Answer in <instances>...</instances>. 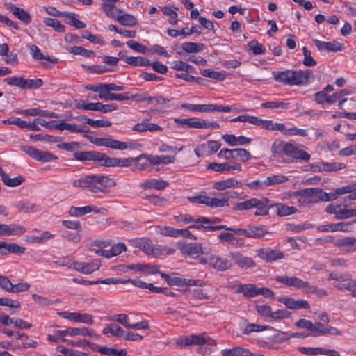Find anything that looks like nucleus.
<instances>
[{"instance_id":"45","label":"nucleus","mask_w":356,"mask_h":356,"mask_svg":"<svg viewBox=\"0 0 356 356\" xmlns=\"http://www.w3.org/2000/svg\"><path fill=\"white\" fill-rule=\"evenodd\" d=\"M201 74L205 77H209L217 81H223L227 76L225 71L216 72L211 69H204L201 72Z\"/></svg>"},{"instance_id":"29","label":"nucleus","mask_w":356,"mask_h":356,"mask_svg":"<svg viewBox=\"0 0 356 356\" xmlns=\"http://www.w3.org/2000/svg\"><path fill=\"white\" fill-rule=\"evenodd\" d=\"M79 265L76 271L83 274H90L99 268L100 261L97 259L87 263L79 261Z\"/></svg>"},{"instance_id":"2","label":"nucleus","mask_w":356,"mask_h":356,"mask_svg":"<svg viewBox=\"0 0 356 356\" xmlns=\"http://www.w3.org/2000/svg\"><path fill=\"white\" fill-rule=\"evenodd\" d=\"M290 197L296 200L298 205L302 207H307L319 202L332 201L334 198L320 188L300 189L293 192Z\"/></svg>"},{"instance_id":"16","label":"nucleus","mask_w":356,"mask_h":356,"mask_svg":"<svg viewBox=\"0 0 356 356\" xmlns=\"http://www.w3.org/2000/svg\"><path fill=\"white\" fill-rule=\"evenodd\" d=\"M26 228L18 224H0V236H21L26 232Z\"/></svg>"},{"instance_id":"19","label":"nucleus","mask_w":356,"mask_h":356,"mask_svg":"<svg viewBox=\"0 0 356 356\" xmlns=\"http://www.w3.org/2000/svg\"><path fill=\"white\" fill-rule=\"evenodd\" d=\"M210 340L209 337H207L204 333L199 334H191L185 337L178 341L179 345L188 346L191 344L203 345Z\"/></svg>"},{"instance_id":"4","label":"nucleus","mask_w":356,"mask_h":356,"mask_svg":"<svg viewBox=\"0 0 356 356\" xmlns=\"http://www.w3.org/2000/svg\"><path fill=\"white\" fill-rule=\"evenodd\" d=\"M328 280L337 282L333 285L337 290L349 291L351 296L356 298V279H353L350 273L332 272L328 275Z\"/></svg>"},{"instance_id":"40","label":"nucleus","mask_w":356,"mask_h":356,"mask_svg":"<svg viewBox=\"0 0 356 356\" xmlns=\"http://www.w3.org/2000/svg\"><path fill=\"white\" fill-rule=\"evenodd\" d=\"M78 119L93 127H108L111 125V122L106 120H93L85 116L79 117Z\"/></svg>"},{"instance_id":"56","label":"nucleus","mask_w":356,"mask_h":356,"mask_svg":"<svg viewBox=\"0 0 356 356\" xmlns=\"http://www.w3.org/2000/svg\"><path fill=\"white\" fill-rule=\"evenodd\" d=\"M161 275L170 286L176 285L178 286H184V284L186 282V279H182L179 277H171L170 276L166 275L164 273H161Z\"/></svg>"},{"instance_id":"31","label":"nucleus","mask_w":356,"mask_h":356,"mask_svg":"<svg viewBox=\"0 0 356 356\" xmlns=\"http://www.w3.org/2000/svg\"><path fill=\"white\" fill-rule=\"evenodd\" d=\"M30 52L32 57L37 60H47L52 64L58 63V59L56 58H51L48 56L44 55L36 45H30Z\"/></svg>"},{"instance_id":"3","label":"nucleus","mask_w":356,"mask_h":356,"mask_svg":"<svg viewBox=\"0 0 356 356\" xmlns=\"http://www.w3.org/2000/svg\"><path fill=\"white\" fill-rule=\"evenodd\" d=\"M269 202L270 200L266 197L251 198L235 204L233 209L236 211H246L255 208L257 209L254 213L255 216H266L268 215L269 210L272 208V204H270Z\"/></svg>"},{"instance_id":"28","label":"nucleus","mask_w":356,"mask_h":356,"mask_svg":"<svg viewBox=\"0 0 356 356\" xmlns=\"http://www.w3.org/2000/svg\"><path fill=\"white\" fill-rule=\"evenodd\" d=\"M248 238L259 239L268 234V228L265 225H249Z\"/></svg>"},{"instance_id":"35","label":"nucleus","mask_w":356,"mask_h":356,"mask_svg":"<svg viewBox=\"0 0 356 356\" xmlns=\"http://www.w3.org/2000/svg\"><path fill=\"white\" fill-rule=\"evenodd\" d=\"M272 207L276 209L277 213L280 216H286L298 212V209L295 207H289L282 203L272 204Z\"/></svg>"},{"instance_id":"52","label":"nucleus","mask_w":356,"mask_h":356,"mask_svg":"<svg viewBox=\"0 0 356 356\" xmlns=\"http://www.w3.org/2000/svg\"><path fill=\"white\" fill-rule=\"evenodd\" d=\"M268 328V327L266 325H260L255 323H248L245 327L243 329V334L248 335L252 332L266 330Z\"/></svg>"},{"instance_id":"20","label":"nucleus","mask_w":356,"mask_h":356,"mask_svg":"<svg viewBox=\"0 0 356 356\" xmlns=\"http://www.w3.org/2000/svg\"><path fill=\"white\" fill-rule=\"evenodd\" d=\"M13 207L24 213H36L41 210L39 204L25 200L17 201L13 204Z\"/></svg>"},{"instance_id":"33","label":"nucleus","mask_w":356,"mask_h":356,"mask_svg":"<svg viewBox=\"0 0 356 356\" xmlns=\"http://www.w3.org/2000/svg\"><path fill=\"white\" fill-rule=\"evenodd\" d=\"M138 246L148 255L153 256L154 257H158L157 248H159L156 245H153L152 242L149 239H143L138 243Z\"/></svg>"},{"instance_id":"57","label":"nucleus","mask_w":356,"mask_h":356,"mask_svg":"<svg viewBox=\"0 0 356 356\" xmlns=\"http://www.w3.org/2000/svg\"><path fill=\"white\" fill-rule=\"evenodd\" d=\"M44 22L46 26L54 28L57 32L63 33L65 31V26L57 19L47 18Z\"/></svg>"},{"instance_id":"62","label":"nucleus","mask_w":356,"mask_h":356,"mask_svg":"<svg viewBox=\"0 0 356 356\" xmlns=\"http://www.w3.org/2000/svg\"><path fill=\"white\" fill-rule=\"evenodd\" d=\"M64 17H67V23L72 26H74L76 29H83L86 27V24L83 22L78 19L74 13H65Z\"/></svg>"},{"instance_id":"49","label":"nucleus","mask_w":356,"mask_h":356,"mask_svg":"<svg viewBox=\"0 0 356 356\" xmlns=\"http://www.w3.org/2000/svg\"><path fill=\"white\" fill-rule=\"evenodd\" d=\"M182 49L187 53H198L204 48V44L201 43H195L187 42L182 44Z\"/></svg>"},{"instance_id":"26","label":"nucleus","mask_w":356,"mask_h":356,"mask_svg":"<svg viewBox=\"0 0 356 356\" xmlns=\"http://www.w3.org/2000/svg\"><path fill=\"white\" fill-rule=\"evenodd\" d=\"M242 182L234 178L216 181L213 184V188L218 191H224L227 188H235L242 185Z\"/></svg>"},{"instance_id":"13","label":"nucleus","mask_w":356,"mask_h":356,"mask_svg":"<svg viewBox=\"0 0 356 356\" xmlns=\"http://www.w3.org/2000/svg\"><path fill=\"white\" fill-rule=\"evenodd\" d=\"M93 143L98 146H104L118 150H124L128 147L127 143L110 138H97Z\"/></svg>"},{"instance_id":"6","label":"nucleus","mask_w":356,"mask_h":356,"mask_svg":"<svg viewBox=\"0 0 356 356\" xmlns=\"http://www.w3.org/2000/svg\"><path fill=\"white\" fill-rule=\"evenodd\" d=\"M282 153L286 156L304 161H308L311 158L310 155L299 146L289 142L284 144Z\"/></svg>"},{"instance_id":"41","label":"nucleus","mask_w":356,"mask_h":356,"mask_svg":"<svg viewBox=\"0 0 356 356\" xmlns=\"http://www.w3.org/2000/svg\"><path fill=\"white\" fill-rule=\"evenodd\" d=\"M1 248L6 249L10 253L17 254H24L26 251L24 247L15 243L0 242V249Z\"/></svg>"},{"instance_id":"47","label":"nucleus","mask_w":356,"mask_h":356,"mask_svg":"<svg viewBox=\"0 0 356 356\" xmlns=\"http://www.w3.org/2000/svg\"><path fill=\"white\" fill-rule=\"evenodd\" d=\"M290 70L282 72H274L273 73V78L277 82L283 83L284 85L291 86V82L290 81Z\"/></svg>"},{"instance_id":"54","label":"nucleus","mask_w":356,"mask_h":356,"mask_svg":"<svg viewBox=\"0 0 356 356\" xmlns=\"http://www.w3.org/2000/svg\"><path fill=\"white\" fill-rule=\"evenodd\" d=\"M67 51L74 55H81L87 58L94 55V52L92 51L87 50L82 47H71L67 48Z\"/></svg>"},{"instance_id":"51","label":"nucleus","mask_w":356,"mask_h":356,"mask_svg":"<svg viewBox=\"0 0 356 356\" xmlns=\"http://www.w3.org/2000/svg\"><path fill=\"white\" fill-rule=\"evenodd\" d=\"M252 156L250 153L245 149L238 148L234 149L233 159H238L241 161L245 162L250 160Z\"/></svg>"},{"instance_id":"58","label":"nucleus","mask_w":356,"mask_h":356,"mask_svg":"<svg viewBox=\"0 0 356 356\" xmlns=\"http://www.w3.org/2000/svg\"><path fill=\"white\" fill-rule=\"evenodd\" d=\"M60 332H65V330H54L52 334L47 335V339L55 343L66 341V339H65L66 334H60Z\"/></svg>"},{"instance_id":"34","label":"nucleus","mask_w":356,"mask_h":356,"mask_svg":"<svg viewBox=\"0 0 356 356\" xmlns=\"http://www.w3.org/2000/svg\"><path fill=\"white\" fill-rule=\"evenodd\" d=\"M258 287L252 284H241L236 292L241 293L245 297H255L257 296Z\"/></svg>"},{"instance_id":"39","label":"nucleus","mask_w":356,"mask_h":356,"mask_svg":"<svg viewBox=\"0 0 356 356\" xmlns=\"http://www.w3.org/2000/svg\"><path fill=\"white\" fill-rule=\"evenodd\" d=\"M54 236V234L48 231H44L39 236H27L26 240L31 243H43L49 240L53 239Z\"/></svg>"},{"instance_id":"44","label":"nucleus","mask_w":356,"mask_h":356,"mask_svg":"<svg viewBox=\"0 0 356 356\" xmlns=\"http://www.w3.org/2000/svg\"><path fill=\"white\" fill-rule=\"evenodd\" d=\"M72 281L75 283L81 284H116V282H119L118 280H114V278H106L102 280H86L84 279H79V278H73Z\"/></svg>"},{"instance_id":"55","label":"nucleus","mask_w":356,"mask_h":356,"mask_svg":"<svg viewBox=\"0 0 356 356\" xmlns=\"http://www.w3.org/2000/svg\"><path fill=\"white\" fill-rule=\"evenodd\" d=\"M178 229H175L170 226L156 227V231L162 235L166 236L178 237Z\"/></svg>"},{"instance_id":"38","label":"nucleus","mask_w":356,"mask_h":356,"mask_svg":"<svg viewBox=\"0 0 356 356\" xmlns=\"http://www.w3.org/2000/svg\"><path fill=\"white\" fill-rule=\"evenodd\" d=\"M92 161L98 162L99 165L106 167H113V157H109L105 154L94 151Z\"/></svg>"},{"instance_id":"11","label":"nucleus","mask_w":356,"mask_h":356,"mask_svg":"<svg viewBox=\"0 0 356 356\" xmlns=\"http://www.w3.org/2000/svg\"><path fill=\"white\" fill-rule=\"evenodd\" d=\"M276 280L287 286H294L307 292L309 283L296 277L277 276Z\"/></svg>"},{"instance_id":"14","label":"nucleus","mask_w":356,"mask_h":356,"mask_svg":"<svg viewBox=\"0 0 356 356\" xmlns=\"http://www.w3.org/2000/svg\"><path fill=\"white\" fill-rule=\"evenodd\" d=\"M346 168V164L339 162H321L316 164H312L311 165V169L314 172H335Z\"/></svg>"},{"instance_id":"43","label":"nucleus","mask_w":356,"mask_h":356,"mask_svg":"<svg viewBox=\"0 0 356 356\" xmlns=\"http://www.w3.org/2000/svg\"><path fill=\"white\" fill-rule=\"evenodd\" d=\"M356 191V182L343 186L335 189L334 193H328L329 195H333L334 200L337 198L339 195H342L347 193H351Z\"/></svg>"},{"instance_id":"8","label":"nucleus","mask_w":356,"mask_h":356,"mask_svg":"<svg viewBox=\"0 0 356 356\" xmlns=\"http://www.w3.org/2000/svg\"><path fill=\"white\" fill-rule=\"evenodd\" d=\"M177 248L182 254L189 257H195L200 254L208 253L203 250L202 243H178Z\"/></svg>"},{"instance_id":"46","label":"nucleus","mask_w":356,"mask_h":356,"mask_svg":"<svg viewBox=\"0 0 356 356\" xmlns=\"http://www.w3.org/2000/svg\"><path fill=\"white\" fill-rule=\"evenodd\" d=\"M126 63L132 66H149L150 62L148 59L141 56H129L125 58Z\"/></svg>"},{"instance_id":"30","label":"nucleus","mask_w":356,"mask_h":356,"mask_svg":"<svg viewBox=\"0 0 356 356\" xmlns=\"http://www.w3.org/2000/svg\"><path fill=\"white\" fill-rule=\"evenodd\" d=\"M0 177L3 182L8 186L15 187L19 186L24 181V178L22 176H17L14 178H10V176L5 173L1 167H0Z\"/></svg>"},{"instance_id":"50","label":"nucleus","mask_w":356,"mask_h":356,"mask_svg":"<svg viewBox=\"0 0 356 356\" xmlns=\"http://www.w3.org/2000/svg\"><path fill=\"white\" fill-rule=\"evenodd\" d=\"M143 159V156H138L135 158H124V159H118V158H114L113 157V167L115 166H122V167H127L129 166L131 163H134L135 161H139Z\"/></svg>"},{"instance_id":"15","label":"nucleus","mask_w":356,"mask_h":356,"mask_svg":"<svg viewBox=\"0 0 356 356\" xmlns=\"http://www.w3.org/2000/svg\"><path fill=\"white\" fill-rule=\"evenodd\" d=\"M335 247L339 248L341 250L350 253L356 252V238L343 237L337 238L332 242Z\"/></svg>"},{"instance_id":"37","label":"nucleus","mask_w":356,"mask_h":356,"mask_svg":"<svg viewBox=\"0 0 356 356\" xmlns=\"http://www.w3.org/2000/svg\"><path fill=\"white\" fill-rule=\"evenodd\" d=\"M92 211L97 213L99 211L97 210L96 207L91 206H85L83 207H71L68 211V213L71 216H81Z\"/></svg>"},{"instance_id":"32","label":"nucleus","mask_w":356,"mask_h":356,"mask_svg":"<svg viewBox=\"0 0 356 356\" xmlns=\"http://www.w3.org/2000/svg\"><path fill=\"white\" fill-rule=\"evenodd\" d=\"M221 356H252V353L248 349L237 346L222 350Z\"/></svg>"},{"instance_id":"1","label":"nucleus","mask_w":356,"mask_h":356,"mask_svg":"<svg viewBox=\"0 0 356 356\" xmlns=\"http://www.w3.org/2000/svg\"><path fill=\"white\" fill-rule=\"evenodd\" d=\"M75 188H81L93 193L107 194L109 188L115 186L113 179L103 175H86L73 181Z\"/></svg>"},{"instance_id":"36","label":"nucleus","mask_w":356,"mask_h":356,"mask_svg":"<svg viewBox=\"0 0 356 356\" xmlns=\"http://www.w3.org/2000/svg\"><path fill=\"white\" fill-rule=\"evenodd\" d=\"M202 119L198 118H175V122L178 124L186 125L190 128L201 129Z\"/></svg>"},{"instance_id":"7","label":"nucleus","mask_w":356,"mask_h":356,"mask_svg":"<svg viewBox=\"0 0 356 356\" xmlns=\"http://www.w3.org/2000/svg\"><path fill=\"white\" fill-rule=\"evenodd\" d=\"M57 314L68 321L92 325L93 324V316L89 314L80 312H58Z\"/></svg>"},{"instance_id":"42","label":"nucleus","mask_w":356,"mask_h":356,"mask_svg":"<svg viewBox=\"0 0 356 356\" xmlns=\"http://www.w3.org/2000/svg\"><path fill=\"white\" fill-rule=\"evenodd\" d=\"M115 20L121 25L126 26H133L137 23V20L134 15L124 13L123 11L118 15Z\"/></svg>"},{"instance_id":"5","label":"nucleus","mask_w":356,"mask_h":356,"mask_svg":"<svg viewBox=\"0 0 356 356\" xmlns=\"http://www.w3.org/2000/svg\"><path fill=\"white\" fill-rule=\"evenodd\" d=\"M238 197V193L235 191L218 193L217 197L215 198L207 196L206 205L213 208L226 207L229 205V200L236 199Z\"/></svg>"},{"instance_id":"53","label":"nucleus","mask_w":356,"mask_h":356,"mask_svg":"<svg viewBox=\"0 0 356 356\" xmlns=\"http://www.w3.org/2000/svg\"><path fill=\"white\" fill-rule=\"evenodd\" d=\"M287 177L285 176L280 175H273L272 176L268 177L265 179L264 184H266V186L268 187L277 184L284 183L286 181H287Z\"/></svg>"},{"instance_id":"22","label":"nucleus","mask_w":356,"mask_h":356,"mask_svg":"<svg viewBox=\"0 0 356 356\" xmlns=\"http://www.w3.org/2000/svg\"><path fill=\"white\" fill-rule=\"evenodd\" d=\"M208 169H211L215 172H222V171H231V170H238L241 171L242 170L241 165L240 163L236 162H228L224 163H211L207 166Z\"/></svg>"},{"instance_id":"59","label":"nucleus","mask_w":356,"mask_h":356,"mask_svg":"<svg viewBox=\"0 0 356 356\" xmlns=\"http://www.w3.org/2000/svg\"><path fill=\"white\" fill-rule=\"evenodd\" d=\"M102 333L104 334L111 333L113 336L122 337L124 332L118 325H110L104 328Z\"/></svg>"},{"instance_id":"63","label":"nucleus","mask_w":356,"mask_h":356,"mask_svg":"<svg viewBox=\"0 0 356 356\" xmlns=\"http://www.w3.org/2000/svg\"><path fill=\"white\" fill-rule=\"evenodd\" d=\"M162 12L165 15L169 16V23L172 25H176L178 22L177 13L168 6L162 8Z\"/></svg>"},{"instance_id":"17","label":"nucleus","mask_w":356,"mask_h":356,"mask_svg":"<svg viewBox=\"0 0 356 356\" xmlns=\"http://www.w3.org/2000/svg\"><path fill=\"white\" fill-rule=\"evenodd\" d=\"M290 81L292 85H305L312 75L310 70H290Z\"/></svg>"},{"instance_id":"60","label":"nucleus","mask_w":356,"mask_h":356,"mask_svg":"<svg viewBox=\"0 0 356 356\" xmlns=\"http://www.w3.org/2000/svg\"><path fill=\"white\" fill-rule=\"evenodd\" d=\"M23 89H36L42 86L43 81L41 79H24Z\"/></svg>"},{"instance_id":"23","label":"nucleus","mask_w":356,"mask_h":356,"mask_svg":"<svg viewBox=\"0 0 356 356\" xmlns=\"http://www.w3.org/2000/svg\"><path fill=\"white\" fill-rule=\"evenodd\" d=\"M314 42L318 49L321 51H328L336 52L339 51H342L344 49L343 44L336 40L330 42H326L315 39L314 40Z\"/></svg>"},{"instance_id":"25","label":"nucleus","mask_w":356,"mask_h":356,"mask_svg":"<svg viewBox=\"0 0 356 356\" xmlns=\"http://www.w3.org/2000/svg\"><path fill=\"white\" fill-rule=\"evenodd\" d=\"M140 186L144 190L155 189L162 191L169 186V183L161 179H152L141 182Z\"/></svg>"},{"instance_id":"12","label":"nucleus","mask_w":356,"mask_h":356,"mask_svg":"<svg viewBox=\"0 0 356 356\" xmlns=\"http://www.w3.org/2000/svg\"><path fill=\"white\" fill-rule=\"evenodd\" d=\"M93 143L98 146H104L118 150H124L128 147L127 143L110 138H97Z\"/></svg>"},{"instance_id":"21","label":"nucleus","mask_w":356,"mask_h":356,"mask_svg":"<svg viewBox=\"0 0 356 356\" xmlns=\"http://www.w3.org/2000/svg\"><path fill=\"white\" fill-rule=\"evenodd\" d=\"M209 265L217 270H225L232 266L227 259L216 254L209 257Z\"/></svg>"},{"instance_id":"24","label":"nucleus","mask_w":356,"mask_h":356,"mask_svg":"<svg viewBox=\"0 0 356 356\" xmlns=\"http://www.w3.org/2000/svg\"><path fill=\"white\" fill-rule=\"evenodd\" d=\"M65 332H60V334H66V336L69 335L70 337L74 336H90L91 337L95 338V339H99L100 336L94 332V331L91 329H88L86 327L82 328H76V327H68L65 330Z\"/></svg>"},{"instance_id":"61","label":"nucleus","mask_w":356,"mask_h":356,"mask_svg":"<svg viewBox=\"0 0 356 356\" xmlns=\"http://www.w3.org/2000/svg\"><path fill=\"white\" fill-rule=\"evenodd\" d=\"M66 130L76 134H87L90 131V129L86 126L77 125L72 123H67Z\"/></svg>"},{"instance_id":"64","label":"nucleus","mask_w":356,"mask_h":356,"mask_svg":"<svg viewBox=\"0 0 356 356\" xmlns=\"http://www.w3.org/2000/svg\"><path fill=\"white\" fill-rule=\"evenodd\" d=\"M145 199L158 207H162L168 202L166 198L156 195H147Z\"/></svg>"},{"instance_id":"48","label":"nucleus","mask_w":356,"mask_h":356,"mask_svg":"<svg viewBox=\"0 0 356 356\" xmlns=\"http://www.w3.org/2000/svg\"><path fill=\"white\" fill-rule=\"evenodd\" d=\"M102 9L108 17L114 19H116L118 15L122 13V10L118 8L113 4L102 3Z\"/></svg>"},{"instance_id":"9","label":"nucleus","mask_w":356,"mask_h":356,"mask_svg":"<svg viewBox=\"0 0 356 356\" xmlns=\"http://www.w3.org/2000/svg\"><path fill=\"white\" fill-rule=\"evenodd\" d=\"M257 257L267 262H273L284 257V252L270 248L256 250Z\"/></svg>"},{"instance_id":"10","label":"nucleus","mask_w":356,"mask_h":356,"mask_svg":"<svg viewBox=\"0 0 356 356\" xmlns=\"http://www.w3.org/2000/svg\"><path fill=\"white\" fill-rule=\"evenodd\" d=\"M356 223V220L351 222H340L337 223H331L318 227L317 229L321 232H337L341 231L349 232L353 230V225Z\"/></svg>"},{"instance_id":"18","label":"nucleus","mask_w":356,"mask_h":356,"mask_svg":"<svg viewBox=\"0 0 356 356\" xmlns=\"http://www.w3.org/2000/svg\"><path fill=\"white\" fill-rule=\"evenodd\" d=\"M229 257L241 268H250L256 266L255 261L251 257H245L238 252H230Z\"/></svg>"},{"instance_id":"27","label":"nucleus","mask_w":356,"mask_h":356,"mask_svg":"<svg viewBox=\"0 0 356 356\" xmlns=\"http://www.w3.org/2000/svg\"><path fill=\"white\" fill-rule=\"evenodd\" d=\"M7 8H8L12 13L19 20L25 24H29L31 21V16L23 8L17 7L13 4H8Z\"/></svg>"}]
</instances>
